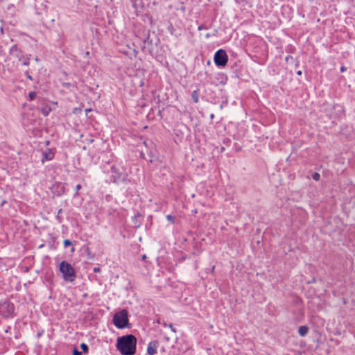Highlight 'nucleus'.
<instances>
[{
  "instance_id": "obj_6",
  "label": "nucleus",
  "mask_w": 355,
  "mask_h": 355,
  "mask_svg": "<svg viewBox=\"0 0 355 355\" xmlns=\"http://www.w3.org/2000/svg\"><path fill=\"white\" fill-rule=\"evenodd\" d=\"M159 347V342L153 340L148 343L147 347V354L148 355H155L157 353V349Z\"/></svg>"
},
{
  "instance_id": "obj_24",
  "label": "nucleus",
  "mask_w": 355,
  "mask_h": 355,
  "mask_svg": "<svg viewBox=\"0 0 355 355\" xmlns=\"http://www.w3.org/2000/svg\"><path fill=\"white\" fill-rule=\"evenodd\" d=\"M74 250H75L74 248H72L71 250V252H74Z\"/></svg>"
},
{
  "instance_id": "obj_14",
  "label": "nucleus",
  "mask_w": 355,
  "mask_h": 355,
  "mask_svg": "<svg viewBox=\"0 0 355 355\" xmlns=\"http://www.w3.org/2000/svg\"><path fill=\"white\" fill-rule=\"evenodd\" d=\"M320 177V174H319V173H315L313 175V178L315 180H316V181L319 180Z\"/></svg>"
},
{
  "instance_id": "obj_7",
  "label": "nucleus",
  "mask_w": 355,
  "mask_h": 355,
  "mask_svg": "<svg viewBox=\"0 0 355 355\" xmlns=\"http://www.w3.org/2000/svg\"><path fill=\"white\" fill-rule=\"evenodd\" d=\"M54 151L51 149H48L46 151H44L43 153L42 162H44V159L47 161L53 159L54 157Z\"/></svg>"
},
{
  "instance_id": "obj_20",
  "label": "nucleus",
  "mask_w": 355,
  "mask_h": 355,
  "mask_svg": "<svg viewBox=\"0 0 355 355\" xmlns=\"http://www.w3.org/2000/svg\"><path fill=\"white\" fill-rule=\"evenodd\" d=\"M168 327L171 328L174 332H175V329L173 327V324H168Z\"/></svg>"
},
{
  "instance_id": "obj_5",
  "label": "nucleus",
  "mask_w": 355,
  "mask_h": 355,
  "mask_svg": "<svg viewBox=\"0 0 355 355\" xmlns=\"http://www.w3.org/2000/svg\"><path fill=\"white\" fill-rule=\"evenodd\" d=\"M14 311L13 305L8 302H4L0 304V313L4 316L10 315Z\"/></svg>"
},
{
  "instance_id": "obj_2",
  "label": "nucleus",
  "mask_w": 355,
  "mask_h": 355,
  "mask_svg": "<svg viewBox=\"0 0 355 355\" xmlns=\"http://www.w3.org/2000/svg\"><path fill=\"white\" fill-rule=\"evenodd\" d=\"M59 270L65 281L72 282L76 279V272L73 268L67 261H62L60 263Z\"/></svg>"
},
{
  "instance_id": "obj_25",
  "label": "nucleus",
  "mask_w": 355,
  "mask_h": 355,
  "mask_svg": "<svg viewBox=\"0 0 355 355\" xmlns=\"http://www.w3.org/2000/svg\"><path fill=\"white\" fill-rule=\"evenodd\" d=\"M201 29H202V27L199 26V27H198V30H201Z\"/></svg>"
},
{
  "instance_id": "obj_11",
  "label": "nucleus",
  "mask_w": 355,
  "mask_h": 355,
  "mask_svg": "<svg viewBox=\"0 0 355 355\" xmlns=\"http://www.w3.org/2000/svg\"><path fill=\"white\" fill-rule=\"evenodd\" d=\"M166 219L170 221L171 223H175V218L172 215H167L166 216Z\"/></svg>"
},
{
  "instance_id": "obj_18",
  "label": "nucleus",
  "mask_w": 355,
  "mask_h": 355,
  "mask_svg": "<svg viewBox=\"0 0 355 355\" xmlns=\"http://www.w3.org/2000/svg\"><path fill=\"white\" fill-rule=\"evenodd\" d=\"M81 189L80 184H77L76 187V191H78Z\"/></svg>"
},
{
  "instance_id": "obj_16",
  "label": "nucleus",
  "mask_w": 355,
  "mask_h": 355,
  "mask_svg": "<svg viewBox=\"0 0 355 355\" xmlns=\"http://www.w3.org/2000/svg\"><path fill=\"white\" fill-rule=\"evenodd\" d=\"M64 247H67L71 244V241L68 239H66L63 242Z\"/></svg>"
},
{
  "instance_id": "obj_4",
  "label": "nucleus",
  "mask_w": 355,
  "mask_h": 355,
  "mask_svg": "<svg viewBox=\"0 0 355 355\" xmlns=\"http://www.w3.org/2000/svg\"><path fill=\"white\" fill-rule=\"evenodd\" d=\"M228 57L226 52L220 49L217 51L214 55V62L217 66L224 67L226 65Z\"/></svg>"
},
{
  "instance_id": "obj_12",
  "label": "nucleus",
  "mask_w": 355,
  "mask_h": 355,
  "mask_svg": "<svg viewBox=\"0 0 355 355\" xmlns=\"http://www.w3.org/2000/svg\"><path fill=\"white\" fill-rule=\"evenodd\" d=\"M80 348H81V349H82V350H83L84 352H85V353H86V352H87V351H88V347H87V345L86 344H85V343H82V344L80 345Z\"/></svg>"
},
{
  "instance_id": "obj_9",
  "label": "nucleus",
  "mask_w": 355,
  "mask_h": 355,
  "mask_svg": "<svg viewBox=\"0 0 355 355\" xmlns=\"http://www.w3.org/2000/svg\"><path fill=\"white\" fill-rule=\"evenodd\" d=\"M51 110V109L49 107L45 106V107H42V113L44 116H47L50 113Z\"/></svg>"
},
{
  "instance_id": "obj_22",
  "label": "nucleus",
  "mask_w": 355,
  "mask_h": 355,
  "mask_svg": "<svg viewBox=\"0 0 355 355\" xmlns=\"http://www.w3.org/2000/svg\"><path fill=\"white\" fill-rule=\"evenodd\" d=\"M90 111H91V110H90V109H87V110H85L86 113H87V112H90Z\"/></svg>"
},
{
  "instance_id": "obj_13",
  "label": "nucleus",
  "mask_w": 355,
  "mask_h": 355,
  "mask_svg": "<svg viewBox=\"0 0 355 355\" xmlns=\"http://www.w3.org/2000/svg\"><path fill=\"white\" fill-rule=\"evenodd\" d=\"M35 96H36V93L35 92H30L29 93V98H30V100L34 99Z\"/></svg>"
},
{
  "instance_id": "obj_26",
  "label": "nucleus",
  "mask_w": 355,
  "mask_h": 355,
  "mask_svg": "<svg viewBox=\"0 0 355 355\" xmlns=\"http://www.w3.org/2000/svg\"><path fill=\"white\" fill-rule=\"evenodd\" d=\"M61 209L59 210L58 214H61Z\"/></svg>"
},
{
  "instance_id": "obj_21",
  "label": "nucleus",
  "mask_w": 355,
  "mask_h": 355,
  "mask_svg": "<svg viewBox=\"0 0 355 355\" xmlns=\"http://www.w3.org/2000/svg\"><path fill=\"white\" fill-rule=\"evenodd\" d=\"M345 70H346V68H345V67H342L340 68V71H341V72H343V71H345Z\"/></svg>"
},
{
  "instance_id": "obj_8",
  "label": "nucleus",
  "mask_w": 355,
  "mask_h": 355,
  "mask_svg": "<svg viewBox=\"0 0 355 355\" xmlns=\"http://www.w3.org/2000/svg\"><path fill=\"white\" fill-rule=\"evenodd\" d=\"M309 329L306 326H300L298 329V333L301 336H304L307 334Z\"/></svg>"
},
{
  "instance_id": "obj_15",
  "label": "nucleus",
  "mask_w": 355,
  "mask_h": 355,
  "mask_svg": "<svg viewBox=\"0 0 355 355\" xmlns=\"http://www.w3.org/2000/svg\"><path fill=\"white\" fill-rule=\"evenodd\" d=\"M81 111H82V110H81V109H80V108H79V107H76V108H74V109H73V114H77L80 113V112H81Z\"/></svg>"
},
{
  "instance_id": "obj_17",
  "label": "nucleus",
  "mask_w": 355,
  "mask_h": 355,
  "mask_svg": "<svg viewBox=\"0 0 355 355\" xmlns=\"http://www.w3.org/2000/svg\"><path fill=\"white\" fill-rule=\"evenodd\" d=\"M73 355H81V352H80L79 351H78L77 349H74L73 351Z\"/></svg>"
},
{
  "instance_id": "obj_10",
  "label": "nucleus",
  "mask_w": 355,
  "mask_h": 355,
  "mask_svg": "<svg viewBox=\"0 0 355 355\" xmlns=\"http://www.w3.org/2000/svg\"><path fill=\"white\" fill-rule=\"evenodd\" d=\"M191 96H192L193 101L195 103H198V94L197 91H193V93H192Z\"/></svg>"
},
{
  "instance_id": "obj_3",
  "label": "nucleus",
  "mask_w": 355,
  "mask_h": 355,
  "mask_svg": "<svg viewBox=\"0 0 355 355\" xmlns=\"http://www.w3.org/2000/svg\"><path fill=\"white\" fill-rule=\"evenodd\" d=\"M114 325L119 329H123L127 327L128 319V312L125 310H122L116 313L113 318Z\"/></svg>"
},
{
  "instance_id": "obj_23",
  "label": "nucleus",
  "mask_w": 355,
  "mask_h": 355,
  "mask_svg": "<svg viewBox=\"0 0 355 355\" xmlns=\"http://www.w3.org/2000/svg\"><path fill=\"white\" fill-rule=\"evenodd\" d=\"M302 72L300 71H297L298 75H301Z\"/></svg>"
},
{
  "instance_id": "obj_1",
  "label": "nucleus",
  "mask_w": 355,
  "mask_h": 355,
  "mask_svg": "<svg viewBox=\"0 0 355 355\" xmlns=\"http://www.w3.org/2000/svg\"><path fill=\"white\" fill-rule=\"evenodd\" d=\"M137 339L132 335H126L117 339V349L123 355H133L136 351Z\"/></svg>"
},
{
  "instance_id": "obj_19",
  "label": "nucleus",
  "mask_w": 355,
  "mask_h": 355,
  "mask_svg": "<svg viewBox=\"0 0 355 355\" xmlns=\"http://www.w3.org/2000/svg\"><path fill=\"white\" fill-rule=\"evenodd\" d=\"M100 270H101L100 268H94V272H100Z\"/></svg>"
}]
</instances>
